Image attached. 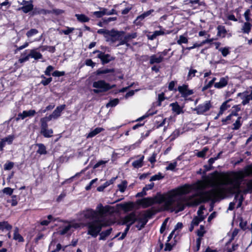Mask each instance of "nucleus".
Listing matches in <instances>:
<instances>
[{"label": "nucleus", "mask_w": 252, "mask_h": 252, "mask_svg": "<svg viewBox=\"0 0 252 252\" xmlns=\"http://www.w3.org/2000/svg\"><path fill=\"white\" fill-rule=\"evenodd\" d=\"M217 174L215 172L194 184H185L154 197L144 198L138 204L143 208L163 204L165 210L178 213L184 209L185 205L196 206L207 200L223 198L228 193L246 192V167L224 175L219 181Z\"/></svg>", "instance_id": "obj_1"}, {"label": "nucleus", "mask_w": 252, "mask_h": 252, "mask_svg": "<svg viewBox=\"0 0 252 252\" xmlns=\"http://www.w3.org/2000/svg\"><path fill=\"white\" fill-rule=\"evenodd\" d=\"M110 207L103 206L99 204L95 210L87 209L78 214V220L84 221L87 220H94L88 224V234L96 237L100 232L102 227L108 224L107 216L109 214Z\"/></svg>", "instance_id": "obj_2"}, {"label": "nucleus", "mask_w": 252, "mask_h": 252, "mask_svg": "<svg viewBox=\"0 0 252 252\" xmlns=\"http://www.w3.org/2000/svg\"><path fill=\"white\" fill-rule=\"evenodd\" d=\"M93 87L94 88L93 92L95 94L106 92L112 88L109 83L102 80L94 82Z\"/></svg>", "instance_id": "obj_3"}, {"label": "nucleus", "mask_w": 252, "mask_h": 252, "mask_svg": "<svg viewBox=\"0 0 252 252\" xmlns=\"http://www.w3.org/2000/svg\"><path fill=\"white\" fill-rule=\"evenodd\" d=\"M125 34L124 31H118L114 30L109 31L106 41L113 43L119 40L121 36H123Z\"/></svg>", "instance_id": "obj_4"}, {"label": "nucleus", "mask_w": 252, "mask_h": 252, "mask_svg": "<svg viewBox=\"0 0 252 252\" xmlns=\"http://www.w3.org/2000/svg\"><path fill=\"white\" fill-rule=\"evenodd\" d=\"M136 221L135 213H131L121 220V223L123 225H131Z\"/></svg>", "instance_id": "obj_5"}, {"label": "nucleus", "mask_w": 252, "mask_h": 252, "mask_svg": "<svg viewBox=\"0 0 252 252\" xmlns=\"http://www.w3.org/2000/svg\"><path fill=\"white\" fill-rule=\"evenodd\" d=\"M211 106L210 101H206L203 103L199 105L194 110L196 111L198 114H203L204 113L208 111Z\"/></svg>", "instance_id": "obj_6"}, {"label": "nucleus", "mask_w": 252, "mask_h": 252, "mask_svg": "<svg viewBox=\"0 0 252 252\" xmlns=\"http://www.w3.org/2000/svg\"><path fill=\"white\" fill-rule=\"evenodd\" d=\"M178 91L181 94V96L184 97H188L193 94L192 90H189L188 85H183L178 87Z\"/></svg>", "instance_id": "obj_7"}, {"label": "nucleus", "mask_w": 252, "mask_h": 252, "mask_svg": "<svg viewBox=\"0 0 252 252\" xmlns=\"http://www.w3.org/2000/svg\"><path fill=\"white\" fill-rule=\"evenodd\" d=\"M238 95L242 100V104L244 105H246L250 102V100H252V90L250 93L247 91L240 93Z\"/></svg>", "instance_id": "obj_8"}, {"label": "nucleus", "mask_w": 252, "mask_h": 252, "mask_svg": "<svg viewBox=\"0 0 252 252\" xmlns=\"http://www.w3.org/2000/svg\"><path fill=\"white\" fill-rule=\"evenodd\" d=\"M98 53L97 57L100 59L103 64H105L109 63L110 61L113 60V58L108 54H105L104 53L96 50L94 52V53Z\"/></svg>", "instance_id": "obj_9"}, {"label": "nucleus", "mask_w": 252, "mask_h": 252, "mask_svg": "<svg viewBox=\"0 0 252 252\" xmlns=\"http://www.w3.org/2000/svg\"><path fill=\"white\" fill-rule=\"evenodd\" d=\"M149 215L146 213H141L138 216H136V221L140 224L139 229L143 227L148 221L147 218Z\"/></svg>", "instance_id": "obj_10"}, {"label": "nucleus", "mask_w": 252, "mask_h": 252, "mask_svg": "<svg viewBox=\"0 0 252 252\" xmlns=\"http://www.w3.org/2000/svg\"><path fill=\"white\" fill-rule=\"evenodd\" d=\"M100 11H94L93 13V15L96 16L97 18H100L104 15H110L113 14V11L114 10L112 9L111 11H108L107 9L104 8H99Z\"/></svg>", "instance_id": "obj_11"}, {"label": "nucleus", "mask_w": 252, "mask_h": 252, "mask_svg": "<svg viewBox=\"0 0 252 252\" xmlns=\"http://www.w3.org/2000/svg\"><path fill=\"white\" fill-rule=\"evenodd\" d=\"M36 112L34 110H30L28 111H23L22 113H20L18 115L17 120L22 119L24 120L26 117H30L33 116Z\"/></svg>", "instance_id": "obj_12"}, {"label": "nucleus", "mask_w": 252, "mask_h": 252, "mask_svg": "<svg viewBox=\"0 0 252 252\" xmlns=\"http://www.w3.org/2000/svg\"><path fill=\"white\" fill-rule=\"evenodd\" d=\"M228 82V77H221L219 82L214 84V87L217 89H221L225 87Z\"/></svg>", "instance_id": "obj_13"}, {"label": "nucleus", "mask_w": 252, "mask_h": 252, "mask_svg": "<svg viewBox=\"0 0 252 252\" xmlns=\"http://www.w3.org/2000/svg\"><path fill=\"white\" fill-rule=\"evenodd\" d=\"M154 9H150L138 16L135 21V23L136 24H139L141 21L144 20L145 18L150 16L153 12H154Z\"/></svg>", "instance_id": "obj_14"}, {"label": "nucleus", "mask_w": 252, "mask_h": 252, "mask_svg": "<svg viewBox=\"0 0 252 252\" xmlns=\"http://www.w3.org/2000/svg\"><path fill=\"white\" fill-rule=\"evenodd\" d=\"M170 106L172 107L173 112L176 115H179L184 113L183 108L177 102L171 103Z\"/></svg>", "instance_id": "obj_15"}, {"label": "nucleus", "mask_w": 252, "mask_h": 252, "mask_svg": "<svg viewBox=\"0 0 252 252\" xmlns=\"http://www.w3.org/2000/svg\"><path fill=\"white\" fill-rule=\"evenodd\" d=\"M73 231V230L71 229V225L67 223L61 228L59 232L61 235L70 234Z\"/></svg>", "instance_id": "obj_16"}, {"label": "nucleus", "mask_w": 252, "mask_h": 252, "mask_svg": "<svg viewBox=\"0 0 252 252\" xmlns=\"http://www.w3.org/2000/svg\"><path fill=\"white\" fill-rule=\"evenodd\" d=\"M104 129L102 127H97L94 129L92 130L89 133L86 135L87 138H93L101 132L103 131Z\"/></svg>", "instance_id": "obj_17"}, {"label": "nucleus", "mask_w": 252, "mask_h": 252, "mask_svg": "<svg viewBox=\"0 0 252 252\" xmlns=\"http://www.w3.org/2000/svg\"><path fill=\"white\" fill-rule=\"evenodd\" d=\"M65 108V105L63 104L58 106L52 114L54 119H56L61 115V112Z\"/></svg>", "instance_id": "obj_18"}, {"label": "nucleus", "mask_w": 252, "mask_h": 252, "mask_svg": "<svg viewBox=\"0 0 252 252\" xmlns=\"http://www.w3.org/2000/svg\"><path fill=\"white\" fill-rule=\"evenodd\" d=\"M38 48L33 49L30 51V57L35 60H38L42 58V54L37 51Z\"/></svg>", "instance_id": "obj_19"}, {"label": "nucleus", "mask_w": 252, "mask_h": 252, "mask_svg": "<svg viewBox=\"0 0 252 252\" xmlns=\"http://www.w3.org/2000/svg\"><path fill=\"white\" fill-rule=\"evenodd\" d=\"M252 27V25L250 22L246 21L242 26L241 31L243 33L249 34L251 32Z\"/></svg>", "instance_id": "obj_20"}, {"label": "nucleus", "mask_w": 252, "mask_h": 252, "mask_svg": "<svg viewBox=\"0 0 252 252\" xmlns=\"http://www.w3.org/2000/svg\"><path fill=\"white\" fill-rule=\"evenodd\" d=\"M162 57L160 56L158 53L156 55H153L150 58V63L151 64L159 63L162 62Z\"/></svg>", "instance_id": "obj_21"}, {"label": "nucleus", "mask_w": 252, "mask_h": 252, "mask_svg": "<svg viewBox=\"0 0 252 252\" xmlns=\"http://www.w3.org/2000/svg\"><path fill=\"white\" fill-rule=\"evenodd\" d=\"M33 8V5L32 3V1H30L26 5L19 8V10H21L25 13H27L31 11Z\"/></svg>", "instance_id": "obj_22"}, {"label": "nucleus", "mask_w": 252, "mask_h": 252, "mask_svg": "<svg viewBox=\"0 0 252 252\" xmlns=\"http://www.w3.org/2000/svg\"><path fill=\"white\" fill-rule=\"evenodd\" d=\"M144 158V156H140V158L132 162V166L136 168H139L141 167L143 165V162Z\"/></svg>", "instance_id": "obj_23"}, {"label": "nucleus", "mask_w": 252, "mask_h": 252, "mask_svg": "<svg viewBox=\"0 0 252 252\" xmlns=\"http://www.w3.org/2000/svg\"><path fill=\"white\" fill-rule=\"evenodd\" d=\"M36 146L38 147V150L36 152L37 154L41 155H46L47 153L46 147L41 143H37Z\"/></svg>", "instance_id": "obj_24"}, {"label": "nucleus", "mask_w": 252, "mask_h": 252, "mask_svg": "<svg viewBox=\"0 0 252 252\" xmlns=\"http://www.w3.org/2000/svg\"><path fill=\"white\" fill-rule=\"evenodd\" d=\"M13 239L19 242H23L24 240L23 237L20 234L19 229L17 227L14 230Z\"/></svg>", "instance_id": "obj_25"}, {"label": "nucleus", "mask_w": 252, "mask_h": 252, "mask_svg": "<svg viewBox=\"0 0 252 252\" xmlns=\"http://www.w3.org/2000/svg\"><path fill=\"white\" fill-rule=\"evenodd\" d=\"M217 35L221 37H224L226 33V30L224 26L219 25L217 27Z\"/></svg>", "instance_id": "obj_26"}, {"label": "nucleus", "mask_w": 252, "mask_h": 252, "mask_svg": "<svg viewBox=\"0 0 252 252\" xmlns=\"http://www.w3.org/2000/svg\"><path fill=\"white\" fill-rule=\"evenodd\" d=\"M75 16L80 22L86 23L90 21V18L84 14H76Z\"/></svg>", "instance_id": "obj_27"}, {"label": "nucleus", "mask_w": 252, "mask_h": 252, "mask_svg": "<svg viewBox=\"0 0 252 252\" xmlns=\"http://www.w3.org/2000/svg\"><path fill=\"white\" fill-rule=\"evenodd\" d=\"M242 118L241 117H238L235 123L233 124V127L232 128L233 130L239 129L242 125Z\"/></svg>", "instance_id": "obj_28"}, {"label": "nucleus", "mask_w": 252, "mask_h": 252, "mask_svg": "<svg viewBox=\"0 0 252 252\" xmlns=\"http://www.w3.org/2000/svg\"><path fill=\"white\" fill-rule=\"evenodd\" d=\"M237 113H231V114L227 116L225 119H223L222 120V122L223 123V125H227L228 124H229L231 121H234L233 117L237 116Z\"/></svg>", "instance_id": "obj_29"}, {"label": "nucleus", "mask_w": 252, "mask_h": 252, "mask_svg": "<svg viewBox=\"0 0 252 252\" xmlns=\"http://www.w3.org/2000/svg\"><path fill=\"white\" fill-rule=\"evenodd\" d=\"M6 201L7 203L11 204L12 206H15L18 204V197L16 195H12L11 198H7Z\"/></svg>", "instance_id": "obj_30"}, {"label": "nucleus", "mask_w": 252, "mask_h": 252, "mask_svg": "<svg viewBox=\"0 0 252 252\" xmlns=\"http://www.w3.org/2000/svg\"><path fill=\"white\" fill-rule=\"evenodd\" d=\"M229 100L225 101L220 106L219 111L220 115H222L225 111L227 110L230 107V105L228 104V103L229 102Z\"/></svg>", "instance_id": "obj_31"}, {"label": "nucleus", "mask_w": 252, "mask_h": 252, "mask_svg": "<svg viewBox=\"0 0 252 252\" xmlns=\"http://www.w3.org/2000/svg\"><path fill=\"white\" fill-rule=\"evenodd\" d=\"M12 227V225L9 224L6 221L0 222V230H3L4 229H5L7 230H10Z\"/></svg>", "instance_id": "obj_32"}, {"label": "nucleus", "mask_w": 252, "mask_h": 252, "mask_svg": "<svg viewBox=\"0 0 252 252\" xmlns=\"http://www.w3.org/2000/svg\"><path fill=\"white\" fill-rule=\"evenodd\" d=\"M118 206L126 212L131 210L132 208V205L130 203L120 204L118 205Z\"/></svg>", "instance_id": "obj_33"}, {"label": "nucleus", "mask_w": 252, "mask_h": 252, "mask_svg": "<svg viewBox=\"0 0 252 252\" xmlns=\"http://www.w3.org/2000/svg\"><path fill=\"white\" fill-rule=\"evenodd\" d=\"M165 97L164 96V94L162 93L158 95L157 101L154 103V105H156L157 106H160L161 105V102L164 100Z\"/></svg>", "instance_id": "obj_34"}, {"label": "nucleus", "mask_w": 252, "mask_h": 252, "mask_svg": "<svg viewBox=\"0 0 252 252\" xmlns=\"http://www.w3.org/2000/svg\"><path fill=\"white\" fill-rule=\"evenodd\" d=\"M53 131L52 129L48 128L41 130V133L45 137H50L52 136Z\"/></svg>", "instance_id": "obj_35"}, {"label": "nucleus", "mask_w": 252, "mask_h": 252, "mask_svg": "<svg viewBox=\"0 0 252 252\" xmlns=\"http://www.w3.org/2000/svg\"><path fill=\"white\" fill-rule=\"evenodd\" d=\"M197 71L192 68H190L187 76V80H190L195 76Z\"/></svg>", "instance_id": "obj_36"}, {"label": "nucleus", "mask_w": 252, "mask_h": 252, "mask_svg": "<svg viewBox=\"0 0 252 252\" xmlns=\"http://www.w3.org/2000/svg\"><path fill=\"white\" fill-rule=\"evenodd\" d=\"M114 72V69H108V68H105V69H101V68H100V69H98L96 72V73L97 75H100V74H106V73H113Z\"/></svg>", "instance_id": "obj_37"}, {"label": "nucleus", "mask_w": 252, "mask_h": 252, "mask_svg": "<svg viewBox=\"0 0 252 252\" xmlns=\"http://www.w3.org/2000/svg\"><path fill=\"white\" fill-rule=\"evenodd\" d=\"M160 30L159 31H156L153 32L156 37L158 36L162 35L165 34H170L171 33L170 31H167L165 32L164 29H161L160 27Z\"/></svg>", "instance_id": "obj_38"}, {"label": "nucleus", "mask_w": 252, "mask_h": 252, "mask_svg": "<svg viewBox=\"0 0 252 252\" xmlns=\"http://www.w3.org/2000/svg\"><path fill=\"white\" fill-rule=\"evenodd\" d=\"M111 231H112V228H110V229H107L106 231L102 232L100 234L99 239L103 240H105L106 238L110 234V233H111Z\"/></svg>", "instance_id": "obj_39"}, {"label": "nucleus", "mask_w": 252, "mask_h": 252, "mask_svg": "<svg viewBox=\"0 0 252 252\" xmlns=\"http://www.w3.org/2000/svg\"><path fill=\"white\" fill-rule=\"evenodd\" d=\"M188 42V38L184 35H181L179 36V39L177 41V43L179 45L183 43H187Z\"/></svg>", "instance_id": "obj_40"}, {"label": "nucleus", "mask_w": 252, "mask_h": 252, "mask_svg": "<svg viewBox=\"0 0 252 252\" xmlns=\"http://www.w3.org/2000/svg\"><path fill=\"white\" fill-rule=\"evenodd\" d=\"M137 37V33L136 32H132L131 33H128L126 35H124V37L126 41V42L128 43L129 41H130L131 39L135 38Z\"/></svg>", "instance_id": "obj_41"}, {"label": "nucleus", "mask_w": 252, "mask_h": 252, "mask_svg": "<svg viewBox=\"0 0 252 252\" xmlns=\"http://www.w3.org/2000/svg\"><path fill=\"white\" fill-rule=\"evenodd\" d=\"M119 102V100L118 98H115L111 100L108 103L106 104V107L107 108L112 107L116 106Z\"/></svg>", "instance_id": "obj_42"}, {"label": "nucleus", "mask_w": 252, "mask_h": 252, "mask_svg": "<svg viewBox=\"0 0 252 252\" xmlns=\"http://www.w3.org/2000/svg\"><path fill=\"white\" fill-rule=\"evenodd\" d=\"M205 217H200V218L195 217L194 218L191 222L192 223L193 225L197 226L201 221H203Z\"/></svg>", "instance_id": "obj_43"}, {"label": "nucleus", "mask_w": 252, "mask_h": 252, "mask_svg": "<svg viewBox=\"0 0 252 252\" xmlns=\"http://www.w3.org/2000/svg\"><path fill=\"white\" fill-rule=\"evenodd\" d=\"M230 48L228 47H225L224 48H220L219 49L223 57H226L230 53L229 51Z\"/></svg>", "instance_id": "obj_44"}, {"label": "nucleus", "mask_w": 252, "mask_h": 252, "mask_svg": "<svg viewBox=\"0 0 252 252\" xmlns=\"http://www.w3.org/2000/svg\"><path fill=\"white\" fill-rule=\"evenodd\" d=\"M118 187L119 188V190L121 192H124L127 187V182L126 181H123L121 184H119L118 185Z\"/></svg>", "instance_id": "obj_45"}, {"label": "nucleus", "mask_w": 252, "mask_h": 252, "mask_svg": "<svg viewBox=\"0 0 252 252\" xmlns=\"http://www.w3.org/2000/svg\"><path fill=\"white\" fill-rule=\"evenodd\" d=\"M13 191H14V189H11L9 187L4 188L2 190V191L4 194L11 196L13 195L12 194H13Z\"/></svg>", "instance_id": "obj_46"}, {"label": "nucleus", "mask_w": 252, "mask_h": 252, "mask_svg": "<svg viewBox=\"0 0 252 252\" xmlns=\"http://www.w3.org/2000/svg\"><path fill=\"white\" fill-rule=\"evenodd\" d=\"M180 134V130L176 129L174 130L169 137L170 140L172 141L178 137Z\"/></svg>", "instance_id": "obj_47"}, {"label": "nucleus", "mask_w": 252, "mask_h": 252, "mask_svg": "<svg viewBox=\"0 0 252 252\" xmlns=\"http://www.w3.org/2000/svg\"><path fill=\"white\" fill-rule=\"evenodd\" d=\"M75 29L74 28H70V27H66V29L65 30H62L60 32V33H63L65 35H68L70 33H71Z\"/></svg>", "instance_id": "obj_48"}, {"label": "nucleus", "mask_w": 252, "mask_h": 252, "mask_svg": "<svg viewBox=\"0 0 252 252\" xmlns=\"http://www.w3.org/2000/svg\"><path fill=\"white\" fill-rule=\"evenodd\" d=\"M38 32V31L35 29H32L26 33V35L28 38L31 37Z\"/></svg>", "instance_id": "obj_49"}, {"label": "nucleus", "mask_w": 252, "mask_h": 252, "mask_svg": "<svg viewBox=\"0 0 252 252\" xmlns=\"http://www.w3.org/2000/svg\"><path fill=\"white\" fill-rule=\"evenodd\" d=\"M163 178L162 174L159 173L158 174L152 176L150 178V181H154L157 180H159Z\"/></svg>", "instance_id": "obj_50"}, {"label": "nucleus", "mask_w": 252, "mask_h": 252, "mask_svg": "<svg viewBox=\"0 0 252 252\" xmlns=\"http://www.w3.org/2000/svg\"><path fill=\"white\" fill-rule=\"evenodd\" d=\"M251 10L249 9H248L246 10L244 14V16L245 17V19L246 20V21L247 22H250L251 20Z\"/></svg>", "instance_id": "obj_51"}, {"label": "nucleus", "mask_w": 252, "mask_h": 252, "mask_svg": "<svg viewBox=\"0 0 252 252\" xmlns=\"http://www.w3.org/2000/svg\"><path fill=\"white\" fill-rule=\"evenodd\" d=\"M2 139L6 143H7L8 144H11L14 139V136L13 135H10L4 138H2Z\"/></svg>", "instance_id": "obj_52"}, {"label": "nucleus", "mask_w": 252, "mask_h": 252, "mask_svg": "<svg viewBox=\"0 0 252 252\" xmlns=\"http://www.w3.org/2000/svg\"><path fill=\"white\" fill-rule=\"evenodd\" d=\"M41 78H44V79L42 80L41 83L44 86H46L49 84L52 81V78H46L43 75L41 76Z\"/></svg>", "instance_id": "obj_53"}, {"label": "nucleus", "mask_w": 252, "mask_h": 252, "mask_svg": "<svg viewBox=\"0 0 252 252\" xmlns=\"http://www.w3.org/2000/svg\"><path fill=\"white\" fill-rule=\"evenodd\" d=\"M109 32V30L101 29L98 30L97 32L99 34H103L105 39H106Z\"/></svg>", "instance_id": "obj_54"}, {"label": "nucleus", "mask_w": 252, "mask_h": 252, "mask_svg": "<svg viewBox=\"0 0 252 252\" xmlns=\"http://www.w3.org/2000/svg\"><path fill=\"white\" fill-rule=\"evenodd\" d=\"M204 227L203 225L200 226V228L197 231V234L199 236L198 238H201L204 235L205 233Z\"/></svg>", "instance_id": "obj_55"}, {"label": "nucleus", "mask_w": 252, "mask_h": 252, "mask_svg": "<svg viewBox=\"0 0 252 252\" xmlns=\"http://www.w3.org/2000/svg\"><path fill=\"white\" fill-rule=\"evenodd\" d=\"M156 113H157V111H152L151 110H149L145 115H144L143 116H142V117H141L139 119H138V121L143 120L149 116L153 115L156 114Z\"/></svg>", "instance_id": "obj_56"}, {"label": "nucleus", "mask_w": 252, "mask_h": 252, "mask_svg": "<svg viewBox=\"0 0 252 252\" xmlns=\"http://www.w3.org/2000/svg\"><path fill=\"white\" fill-rule=\"evenodd\" d=\"M201 242V238H198L196 240V246L194 249V250L195 252L198 251L200 249V245Z\"/></svg>", "instance_id": "obj_57"}, {"label": "nucleus", "mask_w": 252, "mask_h": 252, "mask_svg": "<svg viewBox=\"0 0 252 252\" xmlns=\"http://www.w3.org/2000/svg\"><path fill=\"white\" fill-rule=\"evenodd\" d=\"M14 165V163L12 162H6L4 165V169L6 170H9L11 169Z\"/></svg>", "instance_id": "obj_58"}, {"label": "nucleus", "mask_w": 252, "mask_h": 252, "mask_svg": "<svg viewBox=\"0 0 252 252\" xmlns=\"http://www.w3.org/2000/svg\"><path fill=\"white\" fill-rule=\"evenodd\" d=\"M177 162L175 161L169 164L168 166L166 167V169L167 170H173L177 166Z\"/></svg>", "instance_id": "obj_59"}, {"label": "nucleus", "mask_w": 252, "mask_h": 252, "mask_svg": "<svg viewBox=\"0 0 252 252\" xmlns=\"http://www.w3.org/2000/svg\"><path fill=\"white\" fill-rule=\"evenodd\" d=\"M118 41H119L120 42H119V43L118 44H117V46H118L119 45H125V44H126V46H128L129 45V44L126 42V39L124 37V36H121L120 39Z\"/></svg>", "instance_id": "obj_60"}, {"label": "nucleus", "mask_w": 252, "mask_h": 252, "mask_svg": "<svg viewBox=\"0 0 252 252\" xmlns=\"http://www.w3.org/2000/svg\"><path fill=\"white\" fill-rule=\"evenodd\" d=\"M54 70V67L52 65H49L44 71L45 74L47 76L51 75V72Z\"/></svg>", "instance_id": "obj_61"}, {"label": "nucleus", "mask_w": 252, "mask_h": 252, "mask_svg": "<svg viewBox=\"0 0 252 252\" xmlns=\"http://www.w3.org/2000/svg\"><path fill=\"white\" fill-rule=\"evenodd\" d=\"M207 150H208V149H206V148H204L201 151H200L197 153V156L200 158L204 157Z\"/></svg>", "instance_id": "obj_62"}, {"label": "nucleus", "mask_w": 252, "mask_h": 252, "mask_svg": "<svg viewBox=\"0 0 252 252\" xmlns=\"http://www.w3.org/2000/svg\"><path fill=\"white\" fill-rule=\"evenodd\" d=\"M65 74L64 71H59L58 70H56L52 73V75L55 77H60L62 76H63Z\"/></svg>", "instance_id": "obj_63"}, {"label": "nucleus", "mask_w": 252, "mask_h": 252, "mask_svg": "<svg viewBox=\"0 0 252 252\" xmlns=\"http://www.w3.org/2000/svg\"><path fill=\"white\" fill-rule=\"evenodd\" d=\"M205 210V208L203 206H201L199 207L198 211H197V215L198 216L197 217H204L203 214V211Z\"/></svg>", "instance_id": "obj_64"}]
</instances>
